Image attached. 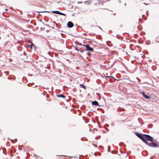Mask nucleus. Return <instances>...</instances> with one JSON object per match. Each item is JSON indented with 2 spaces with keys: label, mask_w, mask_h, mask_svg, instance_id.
<instances>
[{
  "label": "nucleus",
  "mask_w": 159,
  "mask_h": 159,
  "mask_svg": "<svg viewBox=\"0 0 159 159\" xmlns=\"http://www.w3.org/2000/svg\"><path fill=\"white\" fill-rule=\"evenodd\" d=\"M144 143L148 146L151 147L158 148L159 147V142L154 139L150 143L145 141Z\"/></svg>",
  "instance_id": "obj_1"
},
{
  "label": "nucleus",
  "mask_w": 159,
  "mask_h": 159,
  "mask_svg": "<svg viewBox=\"0 0 159 159\" xmlns=\"http://www.w3.org/2000/svg\"><path fill=\"white\" fill-rule=\"evenodd\" d=\"M144 135V139L145 141H150V142L152 141V140H153V138L150 136L149 135L146 134H143Z\"/></svg>",
  "instance_id": "obj_2"
},
{
  "label": "nucleus",
  "mask_w": 159,
  "mask_h": 159,
  "mask_svg": "<svg viewBox=\"0 0 159 159\" xmlns=\"http://www.w3.org/2000/svg\"><path fill=\"white\" fill-rule=\"evenodd\" d=\"M135 134L136 136H137L138 137H139V138L141 139L142 140L144 143V142L145 141V140L144 139L143 134L139 133L138 132H135Z\"/></svg>",
  "instance_id": "obj_3"
},
{
  "label": "nucleus",
  "mask_w": 159,
  "mask_h": 159,
  "mask_svg": "<svg viewBox=\"0 0 159 159\" xmlns=\"http://www.w3.org/2000/svg\"><path fill=\"white\" fill-rule=\"evenodd\" d=\"M141 93H142L143 96L145 99H149L150 98V96L147 95H146L144 92H142Z\"/></svg>",
  "instance_id": "obj_4"
},
{
  "label": "nucleus",
  "mask_w": 159,
  "mask_h": 159,
  "mask_svg": "<svg viewBox=\"0 0 159 159\" xmlns=\"http://www.w3.org/2000/svg\"><path fill=\"white\" fill-rule=\"evenodd\" d=\"M67 27L69 28H71L74 26L73 23L71 21H69L67 24Z\"/></svg>",
  "instance_id": "obj_5"
},
{
  "label": "nucleus",
  "mask_w": 159,
  "mask_h": 159,
  "mask_svg": "<svg viewBox=\"0 0 159 159\" xmlns=\"http://www.w3.org/2000/svg\"><path fill=\"white\" fill-rule=\"evenodd\" d=\"M91 103L93 105L98 106L99 107H100V106L99 105L98 102L97 101H94L92 102Z\"/></svg>",
  "instance_id": "obj_6"
},
{
  "label": "nucleus",
  "mask_w": 159,
  "mask_h": 159,
  "mask_svg": "<svg viewBox=\"0 0 159 159\" xmlns=\"http://www.w3.org/2000/svg\"><path fill=\"white\" fill-rule=\"evenodd\" d=\"M85 51H89L91 52H93V48L90 47L89 45L88 47H87V48L85 50Z\"/></svg>",
  "instance_id": "obj_7"
},
{
  "label": "nucleus",
  "mask_w": 159,
  "mask_h": 159,
  "mask_svg": "<svg viewBox=\"0 0 159 159\" xmlns=\"http://www.w3.org/2000/svg\"><path fill=\"white\" fill-rule=\"evenodd\" d=\"M77 46H76V47H75V49L77 51H80L81 52H84V50H83L81 49V48H80V49H79L77 48Z\"/></svg>",
  "instance_id": "obj_8"
},
{
  "label": "nucleus",
  "mask_w": 159,
  "mask_h": 159,
  "mask_svg": "<svg viewBox=\"0 0 159 159\" xmlns=\"http://www.w3.org/2000/svg\"><path fill=\"white\" fill-rule=\"evenodd\" d=\"M56 96L58 98H64L66 97V96L62 94H60L59 95L57 94Z\"/></svg>",
  "instance_id": "obj_9"
},
{
  "label": "nucleus",
  "mask_w": 159,
  "mask_h": 159,
  "mask_svg": "<svg viewBox=\"0 0 159 159\" xmlns=\"http://www.w3.org/2000/svg\"><path fill=\"white\" fill-rule=\"evenodd\" d=\"M106 44L107 45L109 46H112V45L111 43V42L110 41H107L106 42Z\"/></svg>",
  "instance_id": "obj_10"
},
{
  "label": "nucleus",
  "mask_w": 159,
  "mask_h": 159,
  "mask_svg": "<svg viewBox=\"0 0 159 159\" xmlns=\"http://www.w3.org/2000/svg\"><path fill=\"white\" fill-rule=\"evenodd\" d=\"M60 12V11H51V12H53L55 14H59V15Z\"/></svg>",
  "instance_id": "obj_11"
},
{
  "label": "nucleus",
  "mask_w": 159,
  "mask_h": 159,
  "mask_svg": "<svg viewBox=\"0 0 159 159\" xmlns=\"http://www.w3.org/2000/svg\"><path fill=\"white\" fill-rule=\"evenodd\" d=\"M155 41L159 43V35L156 38Z\"/></svg>",
  "instance_id": "obj_12"
},
{
  "label": "nucleus",
  "mask_w": 159,
  "mask_h": 159,
  "mask_svg": "<svg viewBox=\"0 0 159 159\" xmlns=\"http://www.w3.org/2000/svg\"><path fill=\"white\" fill-rule=\"evenodd\" d=\"M80 85L83 88L85 89H86V87L83 84H80Z\"/></svg>",
  "instance_id": "obj_13"
},
{
  "label": "nucleus",
  "mask_w": 159,
  "mask_h": 159,
  "mask_svg": "<svg viewBox=\"0 0 159 159\" xmlns=\"http://www.w3.org/2000/svg\"><path fill=\"white\" fill-rule=\"evenodd\" d=\"M56 26L57 29H60V27L57 24H56Z\"/></svg>",
  "instance_id": "obj_14"
},
{
  "label": "nucleus",
  "mask_w": 159,
  "mask_h": 159,
  "mask_svg": "<svg viewBox=\"0 0 159 159\" xmlns=\"http://www.w3.org/2000/svg\"><path fill=\"white\" fill-rule=\"evenodd\" d=\"M17 50L19 51H20L21 50V48L20 47H17Z\"/></svg>",
  "instance_id": "obj_15"
},
{
  "label": "nucleus",
  "mask_w": 159,
  "mask_h": 159,
  "mask_svg": "<svg viewBox=\"0 0 159 159\" xmlns=\"http://www.w3.org/2000/svg\"><path fill=\"white\" fill-rule=\"evenodd\" d=\"M152 124H149L148 125V127L149 128H152Z\"/></svg>",
  "instance_id": "obj_16"
},
{
  "label": "nucleus",
  "mask_w": 159,
  "mask_h": 159,
  "mask_svg": "<svg viewBox=\"0 0 159 159\" xmlns=\"http://www.w3.org/2000/svg\"><path fill=\"white\" fill-rule=\"evenodd\" d=\"M34 46V44L32 43H31V44L30 45V48L31 49H32L33 48V46Z\"/></svg>",
  "instance_id": "obj_17"
},
{
  "label": "nucleus",
  "mask_w": 159,
  "mask_h": 159,
  "mask_svg": "<svg viewBox=\"0 0 159 159\" xmlns=\"http://www.w3.org/2000/svg\"><path fill=\"white\" fill-rule=\"evenodd\" d=\"M83 45V46L87 48V47H88L89 45L88 44H87L85 45Z\"/></svg>",
  "instance_id": "obj_18"
},
{
  "label": "nucleus",
  "mask_w": 159,
  "mask_h": 159,
  "mask_svg": "<svg viewBox=\"0 0 159 159\" xmlns=\"http://www.w3.org/2000/svg\"><path fill=\"white\" fill-rule=\"evenodd\" d=\"M110 146H108V152H110Z\"/></svg>",
  "instance_id": "obj_19"
},
{
  "label": "nucleus",
  "mask_w": 159,
  "mask_h": 159,
  "mask_svg": "<svg viewBox=\"0 0 159 159\" xmlns=\"http://www.w3.org/2000/svg\"><path fill=\"white\" fill-rule=\"evenodd\" d=\"M104 77H105V78L107 79L108 78H109L110 77L109 76H104Z\"/></svg>",
  "instance_id": "obj_20"
},
{
  "label": "nucleus",
  "mask_w": 159,
  "mask_h": 159,
  "mask_svg": "<svg viewBox=\"0 0 159 159\" xmlns=\"http://www.w3.org/2000/svg\"><path fill=\"white\" fill-rule=\"evenodd\" d=\"M126 78H123V80H129V77L128 76H127Z\"/></svg>",
  "instance_id": "obj_21"
},
{
  "label": "nucleus",
  "mask_w": 159,
  "mask_h": 159,
  "mask_svg": "<svg viewBox=\"0 0 159 159\" xmlns=\"http://www.w3.org/2000/svg\"><path fill=\"white\" fill-rule=\"evenodd\" d=\"M87 55L89 56H90V54H91V53L89 52H87Z\"/></svg>",
  "instance_id": "obj_22"
},
{
  "label": "nucleus",
  "mask_w": 159,
  "mask_h": 159,
  "mask_svg": "<svg viewBox=\"0 0 159 159\" xmlns=\"http://www.w3.org/2000/svg\"><path fill=\"white\" fill-rule=\"evenodd\" d=\"M96 26L98 27L100 30H102V28L100 27L99 26L97 25Z\"/></svg>",
  "instance_id": "obj_23"
},
{
  "label": "nucleus",
  "mask_w": 159,
  "mask_h": 159,
  "mask_svg": "<svg viewBox=\"0 0 159 159\" xmlns=\"http://www.w3.org/2000/svg\"><path fill=\"white\" fill-rule=\"evenodd\" d=\"M63 13H62V12H60V13H59V15H63Z\"/></svg>",
  "instance_id": "obj_24"
},
{
  "label": "nucleus",
  "mask_w": 159,
  "mask_h": 159,
  "mask_svg": "<svg viewBox=\"0 0 159 159\" xmlns=\"http://www.w3.org/2000/svg\"><path fill=\"white\" fill-rule=\"evenodd\" d=\"M78 3H82V2H78Z\"/></svg>",
  "instance_id": "obj_25"
},
{
  "label": "nucleus",
  "mask_w": 159,
  "mask_h": 159,
  "mask_svg": "<svg viewBox=\"0 0 159 159\" xmlns=\"http://www.w3.org/2000/svg\"><path fill=\"white\" fill-rule=\"evenodd\" d=\"M42 12H47L50 13V12L49 11H43Z\"/></svg>",
  "instance_id": "obj_26"
},
{
  "label": "nucleus",
  "mask_w": 159,
  "mask_h": 159,
  "mask_svg": "<svg viewBox=\"0 0 159 159\" xmlns=\"http://www.w3.org/2000/svg\"><path fill=\"white\" fill-rule=\"evenodd\" d=\"M148 11H147V12H146V15H147V16H148Z\"/></svg>",
  "instance_id": "obj_27"
},
{
  "label": "nucleus",
  "mask_w": 159,
  "mask_h": 159,
  "mask_svg": "<svg viewBox=\"0 0 159 159\" xmlns=\"http://www.w3.org/2000/svg\"><path fill=\"white\" fill-rule=\"evenodd\" d=\"M42 23H43L44 25H47V26H48V25H46V24H44V23L43 22H42Z\"/></svg>",
  "instance_id": "obj_28"
},
{
  "label": "nucleus",
  "mask_w": 159,
  "mask_h": 159,
  "mask_svg": "<svg viewBox=\"0 0 159 159\" xmlns=\"http://www.w3.org/2000/svg\"><path fill=\"white\" fill-rule=\"evenodd\" d=\"M150 159H153V157H151Z\"/></svg>",
  "instance_id": "obj_29"
},
{
  "label": "nucleus",
  "mask_w": 159,
  "mask_h": 159,
  "mask_svg": "<svg viewBox=\"0 0 159 159\" xmlns=\"http://www.w3.org/2000/svg\"><path fill=\"white\" fill-rule=\"evenodd\" d=\"M83 35H87V34H86V33H83Z\"/></svg>",
  "instance_id": "obj_30"
},
{
  "label": "nucleus",
  "mask_w": 159,
  "mask_h": 159,
  "mask_svg": "<svg viewBox=\"0 0 159 159\" xmlns=\"http://www.w3.org/2000/svg\"><path fill=\"white\" fill-rule=\"evenodd\" d=\"M63 16H66V14H64V13H63Z\"/></svg>",
  "instance_id": "obj_31"
},
{
  "label": "nucleus",
  "mask_w": 159,
  "mask_h": 159,
  "mask_svg": "<svg viewBox=\"0 0 159 159\" xmlns=\"http://www.w3.org/2000/svg\"><path fill=\"white\" fill-rule=\"evenodd\" d=\"M11 142H12V143H13V140L11 139Z\"/></svg>",
  "instance_id": "obj_32"
},
{
  "label": "nucleus",
  "mask_w": 159,
  "mask_h": 159,
  "mask_svg": "<svg viewBox=\"0 0 159 159\" xmlns=\"http://www.w3.org/2000/svg\"><path fill=\"white\" fill-rule=\"evenodd\" d=\"M5 10H6V11H7L8 10L7 9H5Z\"/></svg>",
  "instance_id": "obj_33"
},
{
  "label": "nucleus",
  "mask_w": 159,
  "mask_h": 159,
  "mask_svg": "<svg viewBox=\"0 0 159 159\" xmlns=\"http://www.w3.org/2000/svg\"><path fill=\"white\" fill-rule=\"evenodd\" d=\"M3 153H4V154H5V153H4V148H3Z\"/></svg>",
  "instance_id": "obj_34"
},
{
  "label": "nucleus",
  "mask_w": 159,
  "mask_h": 159,
  "mask_svg": "<svg viewBox=\"0 0 159 159\" xmlns=\"http://www.w3.org/2000/svg\"><path fill=\"white\" fill-rule=\"evenodd\" d=\"M146 44H147V45H148V44H148V43H147V41L146 42Z\"/></svg>",
  "instance_id": "obj_35"
},
{
  "label": "nucleus",
  "mask_w": 159,
  "mask_h": 159,
  "mask_svg": "<svg viewBox=\"0 0 159 159\" xmlns=\"http://www.w3.org/2000/svg\"><path fill=\"white\" fill-rule=\"evenodd\" d=\"M27 85H28V86H30V85H29V84H28Z\"/></svg>",
  "instance_id": "obj_36"
},
{
  "label": "nucleus",
  "mask_w": 159,
  "mask_h": 159,
  "mask_svg": "<svg viewBox=\"0 0 159 159\" xmlns=\"http://www.w3.org/2000/svg\"><path fill=\"white\" fill-rule=\"evenodd\" d=\"M53 22L54 23H55V24H56L55 21H54Z\"/></svg>",
  "instance_id": "obj_37"
},
{
  "label": "nucleus",
  "mask_w": 159,
  "mask_h": 159,
  "mask_svg": "<svg viewBox=\"0 0 159 159\" xmlns=\"http://www.w3.org/2000/svg\"><path fill=\"white\" fill-rule=\"evenodd\" d=\"M15 140H16V141H17V139H15Z\"/></svg>",
  "instance_id": "obj_38"
},
{
  "label": "nucleus",
  "mask_w": 159,
  "mask_h": 159,
  "mask_svg": "<svg viewBox=\"0 0 159 159\" xmlns=\"http://www.w3.org/2000/svg\"><path fill=\"white\" fill-rule=\"evenodd\" d=\"M121 79H119V80H121Z\"/></svg>",
  "instance_id": "obj_39"
},
{
  "label": "nucleus",
  "mask_w": 159,
  "mask_h": 159,
  "mask_svg": "<svg viewBox=\"0 0 159 159\" xmlns=\"http://www.w3.org/2000/svg\"><path fill=\"white\" fill-rule=\"evenodd\" d=\"M111 125H113V123H112V124H111Z\"/></svg>",
  "instance_id": "obj_40"
},
{
  "label": "nucleus",
  "mask_w": 159,
  "mask_h": 159,
  "mask_svg": "<svg viewBox=\"0 0 159 159\" xmlns=\"http://www.w3.org/2000/svg\"><path fill=\"white\" fill-rule=\"evenodd\" d=\"M7 79H10V78H9V77H8Z\"/></svg>",
  "instance_id": "obj_41"
},
{
  "label": "nucleus",
  "mask_w": 159,
  "mask_h": 159,
  "mask_svg": "<svg viewBox=\"0 0 159 159\" xmlns=\"http://www.w3.org/2000/svg\"><path fill=\"white\" fill-rule=\"evenodd\" d=\"M143 15H142V16L143 18Z\"/></svg>",
  "instance_id": "obj_42"
},
{
  "label": "nucleus",
  "mask_w": 159,
  "mask_h": 159,
  "mask_svg": "<svg viewBox=\"0 0 159 159\" xmlns=\"http://www.w3.org/2000/svg\"><path fill=\"white\" fill-rule=\"evenodd\" d=\"M118 111H120V110L119 109H118Z\"/></svg>",
  "instance_id": "obj_43"
},
{
  "label": "nucleus",
  "mask_w": 159,
  "mask_h": 159,
  "mask_svg": "<svg viewBox=\"0 0 159 159\" xmlns=\"http://www.w3.org/2000/svg\"><path fill=\"white\" fill-rule=\"evenodd\" d=\"M107 131H108V129H107Z\"/></svg>",
  "instance_id": "obj_44"
},
{
  "label": "nucleus",
  "mask_w": 159,
  "mask_h": 159,
  "mask_svg": "<svg viewBox=\"0 0 159 159\" xmlns=\"http://www.w3.org/2000/svg\"><path fill=\"white\" fill-rule=\"evenodd\" d=\"M119 146H120L121 145H120V143L119 144Z\"/></svg>",
  "instance_id": "obj_45"
}]
</instances>
